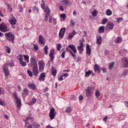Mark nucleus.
Returning a JSON list of instances; mask_svg holds the SVG:
<instances>
[{"label": "nucleus", "mask_w": 128, "mask_h": 128, "mask_svg": "<svg viewBox=\"0 0 128 128\" xmlns=\"http://www.w3.org/2000/svg\"><path fill=\"white\" fill-rule=\"evenodd\" d=\"M66 50L70 52V54L72 58H76V56L74 54H76V48L74 44H70L66 48Z\"/></svg>", "instance_id": "obj_1"}, {"label": "nucleus", "mask_w": 128, "mask_h": 128, "mask_svg": "<svg viewBox=\"0 0 128 128\" xmlns=\"http://www.w3.org/2000/svg\"><path fill=\"white\" fill-rule=\"evenodd\" d=\"M4 36H6V40H8L9 42H11L12 44H14V34H12V32H6L4 34Z\"/></svg>", "instance_id": "obj_2"}, {"label": "nucleus", "mask_w": 128, "mask_h": 128, "mask_svg": "<svg viewBox=\"0 0 128 128\" xmlns=\"http://www.w3.org/2000/svg\"><path fill=\"white\" fill-rule=\"evenodd\" d=\"M84 42H86L84 39L82 38V40H80V46L77 47L80 54H82L84 52Z\"/></svg>", "instance_id": "obj_3"}, {"label": "nucleus", "mask_w": 128, "mask_h": 128, "mask_svg": "<svg viewBox=\"0 0 128 128\" xmlns=\"http://www.w3.org/2000/svg\"><path fill=\"white\" fill-rule=\"evenodd\" d=\"M0 30L2 32H10V28H8V24L2 22L0 24Z\"/></svg>", "instance_id": "obj_4"}, {"label": "nucleus", "mask_w": 128, "mask_h": 128, "mask_svg": "<svg viewBox=\"0 0 128 128\" xmlns=\"http://www.w3.org/2000/svg\"><path fill=\"white\" fill-rule=\"evenodd\" d=\"M13 96L16 100V107L18 108H20V106H22V102L20 101V99L18 97V94H16V92H14L13 94Z\"/></svg>", "instance_id": "obj_5"}, {"label": "nucleus", "mask_w": 128, "mask_h": 128, "mask_svg": "<svg viewBox=\"0 0 128 128\" xmlns=\"http://www.w3.org/2000/svg\"><path fill=\"white\" fill-rule=\"evenodd\" d=\"M92 86H88L87 88L86 89V96L87 98H92V94H94V92L92 90Z\"/></svg>", "instance_id": "obj_6"}, {"label": "nucleus", "mask_w": 128, "mask_h": 128, "mask_svg": "<svg viewBox=\"0 0 128 128\" xmlns=\"http://www.w3.org/2000/svg\"><path fill=\"white\" fill-rule=\"evenodd\" d=\"M56 110H54V108H50V113H49V116L51 120H54V118H56Z\"/></svg>", "instance_id": "obj_7"}, {"label": "nucleus", "mask_w": 128, "mask_h": 128, "mask_svg": "<svg viewBox=\"0 0 128 128\" xmlns=\"http://www.w3.org/2000/svg\"><path fill=\"white\" fill-rule=\"evenodd\" d=\"M3 70L4 74L5 76L8 78V76H10V70H8V64H6L4 66Z\"/></svg>", "instance_id": "obj_8"}, {"label": "nucleus", "mask_w": 128, "mask_h": 128, "mask_svg": "<svg viewBox=\"0 0 128 128\" xmlns=\"http://www.w3.org/2000/svg\"><path fill=\"white\" fill-rule=\"evenodd\" d=\"M44 12H46V14L44 16V20L46 22H48V16H50V8H48V6H46V8L44 10Z\"/></svg>", "instance_id": "obj_9"}, {"label": "nucleus", "mask_w": 128, "mask_h": 128, "mask_svg": "<svg viewBox=\"0 0 128 128\" xmlns=\"http://www.w3.org/2000/svg\"><path fill=\"white\" fill-rule=\"evenodd\" d=\"M38 66H39V70L40 72H42L44 70V62L41 60L38 62Z\"/></svg>", "instance_id": "obj_10"}, {"label": "nucleus", "mask_w": 128, "mask_h": 128, "mask_svg": "<svg viewBox=\"0 0 128 128\" xmlns=\"http://www.w3.org/2000/svg\"><path fill=\"white\" fill-rule=\"evenodd\" d=\"M30 62L31 67L32 68L38 66V62H36V58L32 57L30 58Z\"/></svg>", "instance_id": "obj_11"}, {"label": "nucleus", "mask_w": 128, "mask_h": 128, "mask_svg": "<svg viewBox=\"0 0 128 128\" xmlns=\"http://www.w3.org/2000/svg\"><path fill=\"white\" fill-rule=\"evenodd\" d=\"M8 22L11 26H14L16 24V19L14 15H11V18H9Z\"/></svg>", "instance_id": "obj_12"}, {"label": "nucleus", "mask_w": 128, "mask_h": 128, "mask_svg": "<svg viewBox=\"0 0 128 128\" xmlns=\"http://www.w3.org/2000/svg\"><path fill=\"white\" fill-rule=\"evenodd\" d=\"M38 40V44H46V39H44V36H42V34H40L39 35Z\"/></svg>", "instance_id": "obj_13"}, {"label": "nucleus", "mask_w": 128, "mask_h": 128, "mask_svg": "<svg viewBox=\"0 0 128 128\" xmlns=\"http://www.w3.org/2000/svg\"><path fill=\"white\" fill-rule=\"evenodd\" d=\"M46 72L40 74L38 77L39 82H44L46 80Z\"/></svg>", "instance_id": "obj_14"}, {"label": "nucleus", "mask_w": 128, "mask_h": 128, "mask_svg": "<svg viewBox=\"0 0 128 128\" xmlns=\"http://www.w3.org/2000/svg\"><path fill=\"white\" fill-rule=\"evenodd\" d=\"M114 24L111 22H108L106 26V30H114Z\"/></svg>", "instance_id": "obj_15"}, {"label": "nucleus", "mask_w": 128, "mask_h": 128, "mask_svg": "<svg viewBox=\"0 0 128 128\" xmlns=\"http://www.w3.org/2000/svg\"><path fill=\"white\" fill-rule=\"evenodd\" d=\"M54 49L52 48L50 50V52L49 54V56L50 58V62H53L54 60Z\"/></svg>", "instance_id": "obj_16"}, {"label": "nucleus", "mask_w": 128, "mask_h": 128, "mask_svg": "<svg viewBox=\"0 0 128 128\" xmlns=\"http://www.w3.org/2000/svg\"><path fill=\"white\" fill-rule=\"evenodd\" d=\"M32 69V74L34 76H38V66L33 67Z\"/></svg>", "instance_id": "obj_17"}, {"label": "nucleus", "mask_w": 128, "mask_h": 128, "mask_svg": "<svg viewBox=\"0 0 128 128\" xmlns=\"http://www.w3.org/2000/svg\"><path fill=\"white\" fill-rule=\"evenodd\" d=\"M66 32V28H62L60 30L59 32V38H62L64 36V34Z\"/></svg>", "instance_id": "obj_18"}, {"label": "nucleus", "mask_w": 128, "mask_h": 128, "mask_svg": "<svg viewBox=\"0 0 128 128\" xmlns=\"http://www.w3.org/2000/svg\"><path fill=\"white\" fill-rule=\"evenodd\" d=\"M76 34V30H73L72 32L69 34L68 36H67L68 40H72V38H74V36Z\"/></svg>", "instance_id": "obj_19"}, {"label": "nucleus", "mask_w": 128, "mask_h": 128, "mask_svg": "<svg viewBox=\"0 0 128 128\" xmlns=\"http://www.w3.org/2000/svg\"><path fill=\"white\" fill-rule=\"evenodd\" d=\"M49 22L52 23V22L54 26H56V24H58V22L56 21V18H53L52 16H50L49 18Z\"/></svg>", "instance_id": "obj_20"}, {"label": "nucleus", "mask_w": 128, "mask_h": 128, "mask_svg": "<svg viewBox=\"0 0 128 128\" xmlns=\"http://www.w3.org/2000/svg\"><path fill=\"white\" fill-rule=\"evenodd\" d=\"M86 52L88 56H90L92 54V48L88 44L86 46Z\"/></svg>", "instance_id": "obj_21"}, {"label": "nucleus", "mask_w": 128, "mask_h": 128, "mask_svg": "<svg viewBox=\"0 0 128 128\" xmlns=\"http://www.w3.org/2000/svg\"><path fill=\"white\" fill-rule=\"evenodd\" d=\"M102 36H96V44L98 46H100L102 44Z\"/></svg>", "instance_id": "obj_22"}, {"label": "nucleus", "mask_w": 128, "mask_h": 128, "mask_svg": "<svg viewBox=\"0 0 128 128\" xmlns=\"http://www.w3.org/2000/svg\"><path fill=\"white\" fill-rule=\"evenodd\" d=\"M28 90L26 88H24L23 90V92L22 93V98H25L26 96L28 94Z\"/></svg>", "instance_id": "obj_23"}, {"label": "nucleus", "mask_w": 128, "mask_h": 128, "mask_svg": "<svg viewBox=\"0 0 128 128\" xmlns=\"http://www.w3.org/2000/svg\"><path fill=\"white\" fill-rule=\"evenodd\" d=\"M28 87L32 90H36V86L34 84H28Z\"/></svg>", "instance_id": "obj_24"}, {"label": "nucleus", "mask_w": 128, "mask_h": 128, "mask_svg": "<svg viewBox=\"0 0 128 128\" xmlns=\"http://www.w3.org/2000/svg\"><path fill=\"white\" fill-rule=\"evenodd\" d=\"M36 102V98H32V100L27 104L28 106H34Z\"/></svg>", "instance_id": "obj_25"}, {"label": "nucleus", "mask_w": 128, "mask_h": 128, "mask_svg": "<svg viewBox=\"0 0 128 128\" xmlns=\"http://www.w3.org/2000/svg\"><path fill=\"white\" fill-rule=\"evenodd\" d=\"M122 60L124 62V67L128 68V58H127L124 57L122 58Z\"/></svg>", "instance_id": "obj_26"}, {"label": "nucleus", "mask_w": 128, "mask_h": 128, "mask_svg": "<svg viewBox=\"0 0 128 128\" xmlns=\"http://www.w3.org/2000/svg\"><path fill=\"white\" fill-rule=\"evenodd\" d=\"M60 2L62 4H66V6L70 4V0H60Z\"/></svg>", "instance_id": "obj_27"}, {"label": "nucleus", "mask_w": 128, "mask_h": 128, "mask_svg": "<svg viewBox=\"0 0 128 128\" xmlns=\"http://www.w3.org/2000/svg\"><path fill=\"white\" fill-rule=\"evenodd\" d=\"M92 74V71L89 70L88 72H85V78H88L90 74Z\"/></svg>", "instance_id": "obj_28"}, {"label": "nucleus", "mask_w": 128, "mask_h": 128, "mask_svg": "<svg viewBox=\"0 0 128 128\" xmlns=\"http://www.w3.org/2000/svg\"><path fill=\"white\" fill-rule=\"evenodd\" d=\"M99 34H104V26H101L98 28Z\"/></svg>", "instance_id": "obj_29"}, {"label": "nucleus", "mask_w": 128, "mask_h": 128, "mask_svg": "<svg viewBox=\"0 0 128 128\" xmlns=\"http://www.w3.org/2000/svg\"><path fill=\"white\" fill-rule=\"evenodd\" d=\"M122 42V38L120 36L117 37L116 40L115 41V42L116 44H120Z\"/></svg>", "instance_id": "obj_30"}, {"label": "nucleus", "mask_w": 128, "mask_h": 128, "mask_svg": "<svg viewBox=\"0 0 128 128\" xmlns=\"http://www.w3.org/2000/svg\"><path fill=\"white\" fill-rule=\"evenodd\" d=\"M94 70L95 72H100V68L98 64H96L94 66Z\"/></svg>", "instance_id": "obj_31"}, {"label": "nucleus", "mask_w": 128, "mask_h": 128, "mask_svg": "<svg viewBox=\"0 0 128 128\" xmlns=\"http://www.w3.org/2000/svg\"><path fill=\"white\" fill-rule=\"evenodd\" d=\"M95 96L96 98H100V92L98 90H96L95 92Z\"/></svg>", "instance_id": "obj_32"}, {"label": "nucleus", "mask_w": 128, "mask_h": 128, "mask_svg": "<svg viewBox=\"0 0 128 128\" xmlns=\"http://www.w3.org/2000/svg\"><path fill=\"white\" fill-rule=\"evenodd\" d=\"M30 120V116H28L25 120H24V122H25L24 128H26V125L28 124V121Z\"/></svg>", "instance_id": "obj_33"}, {"label": "nucleus", "mask_w": 128, "mask_h": 128, "mask_svg": "<svg viewBox=\"0 0 128 128\" xmlns=\"http://www.w3.org/2000/svg\"><path fill=\"white\" fill-rule=\"evenodd\" d=\"M52 74L54 76H56V70L54 68H52L51 70Z\"/></svg>", "instance_id": "obj_34"}, {"label": "nucleus", "mask_w": 128, "mask_h": 128, "mask_svg": "<svg viewBox=\"0 0 128 128\" xmlns=\"http://www.w3.org/2000/svg\"><path fill=\"white\" fill-rule=\"evenodd\" d=\"M106 16H112V10H110V9H108L106 10Z\"/></svg>", "instance_id": "obj_35"}, {"label": "nucleus", "mask_w": 128, "mask_h": 128, "mask_svg": "<svg viewBox=\"0 0 128 128\" xmlns=\"http://www.w3.org/2000/svg\"><path fill=\"white\" fill-rule=\"evenodd\" d=\"M24 60H26L27 63L30 62V56L28 55H24Z\"/></svg>", "instance_id": "obj_36"}, {"label": "nucleus", "mask_w": 128, "mask_h": 128, "mask_svg": "<svg viewBox=\"0 0 128 128\" xmlns=\"http://www.w3.org/2000/svg\"><path fill=\"white\" fill-rule=\"evenodd\" d=\"M66 112L67 114H70V112H72V108L70 106H68L66 108Z\"/></svg>", "instance_id": "obj_37"}, {"label": "nucleus", "mask_w": 128, "mask_h": 128, "mask_svg": "<svg viewBox=\"0 0 128 128\" xmlns=\"http://www.w3.org/2000/svg\"><path fill=\"white\" fill-rule=\"evenodd\" d=\"M48 46H46L44 47V52L45 54H48Z\"/></svg>", "instance_id": "obj_38"}, {"label": "nucleus", "mask_w": 128, "mask_h": 128, "mask_svg": "<svg viewBox=\"0 0 128 128\" xmlns=\"http://www.w3.org/2000/svg\"><path fill=\"white\" fill-rule=\"evenodd\" d=\"M23 58L22 55H18L17 56V58H18V60H19V62H22V60H24V58Z\"/></svg>", "instance_id": "obj_39"}, {"label": "nucleus", "mask_w": 128, "mask_h": 128, "mask_svg": "<svg viewBox=\"0 0 128 128\" xmlns=\"http://www.w3.org/2000/svg\"><path fill=\"white\" fill-rule=\"evenodd\" d=\"M114 62H113L110 63L108 66L109 70H112V68H114Z\"/></svg>", "instance_id": "obj_40"}, {"label": "nucleus", "mask_w": 128, "mask_h": 128, "mask_svg": "<svg viewBox=\"0 0 128 128\" xmlns=\"http://www.w3.org/2000/svg\"><path fill=\"white\" fill-rule=\"evenodd\" d=\"M20 64L22 66H26V62H24V60H22V61H20Z\"/></svg>", "instance_id": "obj_41"}, {"label": "nucleus", "mask_w": 128, "mask_h": 128, "mask_svg": "<svg viewBox=\"0 0 128 128\" xmlns=\"http://www.w3.org/2000/svg\"><path fill=\"white\" fill-rule=\"evenodd\" d=\"M18 8L20 12H24V8H22V6L20 4H19Z\"/></svg>", "instance_id": "obj_42"}, {"label": "nucleus", "mask_w": 128, "mask_h": 128, "mask_svg": "<svg viewBox=\"0 0 128 128\" xmlns=\"http://www.w3.org/2000/svg\"><path fill=\"white\" fill-rule=\"evenodd\" d=\"M108 21V20L107 18H104L102 20L101 24H106V22Z\"/></svg>", "instance_id": "obj_43"}, {"label": "nucleus", "mask_w": 128, "mask_h": 128, "mask_svg": "<svg viewBox=\"0 0 128 128\" xmlns=\"http://www.w3.org/2000/svg\"><path fill=\"white\" fill-rule=\"evenodd\" d=\"M27 72L30 78H32L34 74H32V72L30 70H28Z\"/></svg>", "instance_id": "obj_44"}, {"label": "nucleus", "mask_w": 128, "mask_h": 128, "mask_svg": "<svg viewBox=\"0 0 128 128\" xmlns=\"http://www.w3.org/2000/svg\"><path fill=\"white\" fill-rule=\"evenodd\" d=\"M33 126L34 128H40V126L38 123H34Z\"/></svg>", "instance_id": "obj_45"}, {"label": "nucleus", "mask_w": 128, "mask_h": 128, "mask_svg": "<svg viewBox=\"0 0 128 128\" xmlns=\"http://www.w3.org/2000/svg\"><path fill=\"white\" fill-rule=\"evenodd\" d=\"M98 11L96 10H94V11L92 12V14L93 16H98Z\"/></svg>", "instance_id": "obj_46"}, {"label": "nucleus", "mask_w": 128, "mask_h": 128, "mask_svg": "<svg viewBox=\"0 0 128 128\" xmlns=\"http://www.w3.org/2000/svg\"><path fill=\"white\" fill-rule=\"evenodd\" d=\"M70 22L72 26H74V24H76V22L72 19L70 20Z\"/></svg>", "instance_id": "obj_47"}, {"label": "nucleus", "mask_w": 128, "mask_h": 128, "mask_svg": "<svg viewBox=\"0 0 128 128\" xmlns=\"http://www.w3.org/2000/svg\"><path fill=\"white\" fill-rule=\"evenodd\" d=\"M128 73V70H124L123 71V72L122 73V76H126Z\"/></svg>", "instance_id": "obj_48"}, {"label": "nucleus", "mask_w": 128, "mask_h": 128, "mask_svg": "<svg viewBox=\"0 0 128 128\" xmlns=\"http://www.w3.org/2000/svg\"><path fill=\"white\" fill-rule=\"evenodd\" d=\"M32 12H38V8L36 6H34L32 9Z\"/></svg>", "instance_id": "obj_49"}, {"label": "nucleus", "mask_w": 128, "mask_h": 128, "mask_svg": "<svg viewBox=\"0 0 128 128\" xmlns=\"http://www.w3.org/2000/svg\"><path fill=\"white\" fill-rule=\"evenodd\" d=\"M60 17L61 18H62L64 20H66V14H60Z\"/></svg>", "instance_id": "obj_50"}, {"label": "nucleus", "mask_w": 128, "mask_h": 128, "mask_svg": "<svg viewBox=\"0 0 128 128\" xmlns=\"http://www.w3.org/2000/svg\"><path fill=\"white\" fill-rule=\"evenodd\" d=\"M66 80V78H64L62 76L58 78L59 82H62V80Z\"/></svg>", "instance_id": "obj_51"}, {"label": "nucleus", "mask_w": 128, "mask_h": 128, "mask_svg": "<svg viewBox=\"0 0 128 128\" xmlns=\"http://www.w3.org/2000/svg\"><path fill=\"white\" fill-rule=\"evenodd\" d=\"M6 52L7 54H10V49L8 46H6Z\"/></svg>", "instance_id": "obj_52"}, {"label": "nucleus", "mask_w": 128, "mask_h": 128, "mask_svg": "<svg viewBox=\"0 0 128 128\" xmlns=\"http://www.w3.org/2000/svg\"><path fill=\"white\" fill-rule=\"evenodd\" d=\"M0 106H6V104H4V102L3 100H2V98H0Z\"/></svg>", "instance_id": "obj_53"}, {"label": "nucleus", "mask_w": 128, "mask_h": 128, "mask_svg": "<svg viewBox=\"0 0 128 128\" xmlns=\"http://www.w3.org/2000/svg\"><path fill=\"white\" fill-rule=\"evenodd\" d=\"M65 56H66V51H64L61 54V58H64Z\"/></svg>", "instance_id": "obj_54"}, {"label": "nucleus", "mask_w": 128, "mask_h": 128, "mask_svg": "<svg viewBox=\"0 0 128 128\" xmlns=\"http://www.w3.org/2000/svg\"><path fill=\"white\" fill-rule=\"evenodd\" d=\"M56 48L58 50H60V48H62V45L60 44H58Z\"/></svg>", "instance_id": "obj_55"}, {"label": "nucleus", "mask_w": 128, "mask_h": 128, "mask_svg": "<svg viewBox=\"0 0 128 128\" xmlns=\"http://www.w3.org/2000/svg\"><path fill=\"white\" fill-rule=\"evenodd\" d=\"M34 50H38V46L36 44H34Z\"/></svg>", "instance_id": "obj_56"}, {"label": "nucleus", "mask_w": 128, "mask_h": 128, "mask_svg": "<svg viewBox=\"0 0 128 128\" xmlns=\"http://www.w3.org/2000/svg\"><path fill=\"white\" fill-rule=\"evenodd\" d=\"M123 20L124 19L122 18H117V22H122Z\"/></svg>", "instance_id": "obj_57"}, {"label": "nucleus", "mask_w": 128, "mask_h": 128, "mask_svg": "<svg viewBox=\"0 0 128 128\" xmlns=\"http://www.w3.org/2000/svg\"><path fill=\"white\" fill-rule=\"evenodd\" d=\"M6 5L7 6V8H8L9 10H12V6H10V4L7 3Z\"/></svg>", "instance_id": "obj_58"}, {"label": "nucleus", "mask_w": 128, "mask_h": 128, "mask_svg": "<svg viewBox=\"0 0 128 128\" xmlns=\"http://www.w3.org/2000/svg\"><path fill=\"white\" fill-rule=\"evenodd\" d=\"M8 66H11L12 68H14V62H12V63H9L8 64Z\"/></svg>", "instance_id": "obj_59"}, {"label": "nucleus", "mask_w": 128, "mask_h": 128, "mask_svg": "<svg viewBox=\"0 0 128 128\" xmlns=\"http://www.w3.org/2000/svg\"><path fill=\"white\" fill-rule=\"evenodd\" d=\"M60 10L62 11V12H64V6H60Z\"/></svg>", "instance_id": "obj_60"}, {"label": "nucleus", "mask_w": 128, "mask_h": 128, "mask_svg": "<svg viewBox=\"0 0 128 128\" xmlns=\"http://www.w3.org/2000/svg\"><path fill=\"white\" fill-rule=\"evenodd\" d=\"M41 7L42 10H46V4H41Z\"/></svg>", "instance_id": "obj_61"}, {"label": "nucleus", "mask_w": 128, "mask_h": 128, "mask_svg": "<svg viewBox=\"0 0 128 128\" xmlns=\"http://www.w3.org/2000/svg\"><path fill=\"white\" fill-rule=\"evenodd\" d=\"M102 70V72H104V74H106V68H101Z\"/></svg>", "instance_id": "obj_62"}, {"label": "nucleus", "mask_w": 128, "mask_h": 128, "mask_svg": "<svg viewBox=\"0 0 128 128\" xmlns=\"http://www.w3.org/2000/svg\"><path fill=\"white\" fill-rule=\"evenodd\" d=\"M62 76H63L65 78H68V74L66 73H64Z\"/></svg>", "instance_id": "obj_63"}, {"label": "nucleus", "mask_w": 128, "mask_h": 128, "mask_svg": "<svg viewBox=\"0 0 128 128\" xmlns=\"http://www.w3.org/2000/svg\"><path fill=\"white\" fill-rule=\"evenodd\" d=\"M80 100H84V96L82 95H80L78 96Z\"/></svg>", "instance_id": "obj_64"}]
</instances>
